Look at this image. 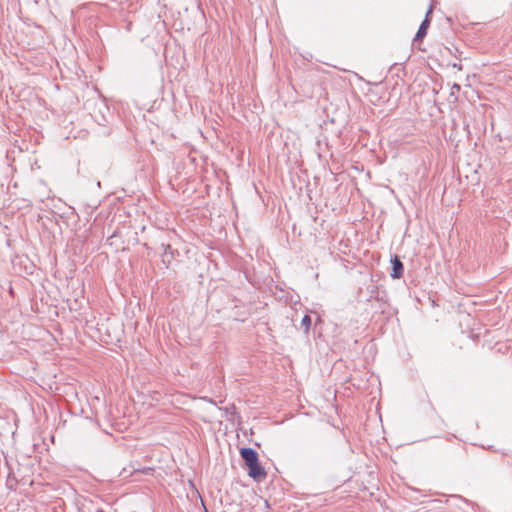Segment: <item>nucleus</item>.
<instances>
[{
    "instance_id": "nucleus-4",
    "label": "nucleus",
    "mask_w": 512,
    "mask_h": 512,
    "mask_svg": "<svg viewBox=\"0 0 512 512\" xmlns=\"http://www.w3.org/2000/svg\"><path fill=\"white\" fill-rule=\"evenodd\" d=\"M391 263H392L391 277L394 279H398V278L402 277L404 268H403V264L400 261V259L395 256L391 260Z\"/></svg>"
},
{
    "instance_id": "nucleus-6",
    "label": "nucleus",
    "mask_w": 512,
    "mask_h": 512,
    "mask_svg": "<svg viewBox=\"0 0 512 512\" xmlns=\"http://www.w3.org/2000/svg\"><path fill=\"white\" fill-rule=\"evenodd\" d=\"M460 90V85L459 84H454L452 86V93H454V91H459Z\"/></svg>"
},
{
    "instance_id": "nucleus-2",
    "label": "nucleus",
    "mask_w": 512,
    "mask_h": 512,
    "mask_svg": "<svg viewBox=\"0 0 512 512\" xmlns=\"http://www.w3.org/2000/svg\"><path fill=\"white\" fill-rule=\"evenodd\" d=\"M241 457L243 458L246 466L253 464L258 460L257 452L252 448H242L240 450Z\"/></svg>"
},
{
    "instance_id": "nucleus-1",
    "label": "nucleus",
    "mask_w": 512,
    "mask_h": 512,
    "mask_svg": "<svg viewBox=\"0 0 512 512\" xmlns=\"http://www.w3.org/2000/svg\"><path fill=\"white\" fill-rule=\"evenodd\" d=\"M248 475L254 480L260 481L266 477L264 468L260 465L259 460L247 466Z\"/></svg>"
},
{
    "instance_id": "nucleus-3",
    "label": "nucleus",
    "mask_w": 512,
    "mask_h": 512,
    "mask_svg": "<svg viewBox=\"0 0 512 512\" xmlns=\"http://www.w3.org/2000/svg\"><path fill=\"white\" fill-rule=\"evenodd\" d=\"M432 12V8L430 7L429 10L427 11L426 13V17L425 19L423 20V22L421 23L416 35H415V38H414V41H419V40H422L426 34H427V30H428V27L430 25V21L428 19V16L429 14Z\"/></svg>"
},
{
    "instance_id": "nucleus-5",
    "label": "nucleus",
    "mask_w": 512,
    "mask_h": 512,
    "mask_svg": "<svg viewBox=\"0 0 512 512\" xmlns=\"http://www.w3.org/2000/svg\"><path fill=\"white\" fill-rule=\"evenodd\" d=\"M310 326H311V318L309 315H305L302 320H301V327L304 329V332L306 334L309 333V330H310Z\"/></svg>"
}]
</instances>
